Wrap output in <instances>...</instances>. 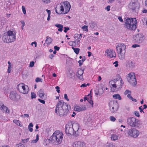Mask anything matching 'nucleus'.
Wrapping results in <instances>:
<instances>
[{
    "label": "nucleus",
    "mask_w": 147,
    "mask_h": 147,
    "mask_svg": "<svg viewBox=\"0 0 147 147\" xmlns=\"http://www.w3.org/2000/svg\"><path fill=\"white\" fill-rule=\"evenodd\" d=\"M123 84V82L121 76L119 75L116 76V78L110 81L109 85L112 90L117 91L120 89Z\"/></svg>",
    "instance_id": "f257e3e1"
},
{
    "label": "nucleus",
    "mask_w": 147,
    "mask_h": 147,
    "mask_svg": "<svg viewBox=\"0 0 147 147\" xmlns=\"http://www.w3.org/2000/svg\"><path fill=\"white\" fill-rule=\"evenodd\" d=\"M71 7L69 2L65 1L58 5L56 7L55 10L56 13L59 14H65L69 11Z\"/></svg>",
    "instance_id": "f03ea898"
},
{
    "label": "nucleus",
    "mask_w": 147,
    "mask_h": 147,
    "mask_svg": "<svg viewBox=\"0 0 147 147\" xmlns=\"http://www.w3.org/2000/svg\"><path fill=\"white\" fill-rule=\"evenodd\" d=\"M79 125L77 123H74L72 124L71 122H68L65 125V132L66 133L74 135L78 134Z\"/></svg>",
    "instance_id": "7ed1b4c3"
},
{
    "label": "nucleus",
    "mask_w": 147,
    "mask_h": 147,
    "mask_svg": "<svg viewBox=\"0 0 147 147\" xmlns=\"http://www.w3.org/2000/svg\"><path fill=\"white\" fill-rule=\"evenodd\" d=\"M67 106L63 101H60L57 104L55 109V112L61 116H63L66 113Z\"/></svg>",
    "instance_id": "20e7f679"
},
{
    "label": "nucleus",
    "mask_w": 147,
    "mask_h": 147,
    "mask_svg": "<svg viewBox=\"0 0 147 147\" xmlns=\"http://www.w3.org/2000/svg\"><path fill=\"white\" fill-rule=\"evenodd\" d=\"M64 135L63 132L59 130L55 131L51 137L53 142L58 144H60L63 140Z\"/></svg>",
    "instance_id": "39448f33"
},
{
    "label": "nucleus",
    "mask_w": 147,
    "mask_h": 147,
    "mask_svg": "<svg viewBox=\"0 0 147 147\" xmlns=\"http://www.w3.org/2000/svg\"><path fill=\"white\" fill-rule=\"evenodd\" d=\"M125 27L127 29L134 30L136 28L137 21L135 18H127L125 22Z\"/></svg>",
    "instance_id": "423d86ee"
},
{
    "label": "nucleus",
    "mask_w": 147,
    "mask_h": 147,
    "mask_svg": "<svg viewBox=\"0 0 147 147\" xmlns=\"http://www.w3.org/2000/svg\"><path fill=\"white\" fill-rule=\"evenodd\" d=\"M116 49L119 59L121 60H124L126 53L125 45L123 43H119L117 45Z\"/></svg>",
    "instance_id": "0eeeda50"
},
{
    "label": "nucleus",
    "mask_w": 147,
    "mask_h": 147,
    "mask_svg": "<svg viewBox=\"0 0 147 147\" xmlns=\"http://www.w3.org/2000/svg\"><path fill=\"white\" fill-rule=\"evenodd\" d=\"M127 121V123L132 127H140L142 124L141 121L133 117L128 118Z\"/></svg>",
    "instance_id": "6e6552de"
},
{
    "label": "nucleus",
    "mask_w": 147,
    "mask_h": 147,
    "mask_svg": "<svg viewBox=\"0 0 147 147\" xmlns=\"http://www.w3.org/2000/svg\"><path fill=\"white\" fill-rule=\"evenodd\" d=\"M128 82L132 85L135 86L137 84L136 78L134 72H131L129 73L127 76Z\"/></svg>",
    "instance_id": "1a4fd4ad"
},
{
    "label": "nucleus",
    "mask_w": 147,
    "mask_h": 147,
    "mask_svg": "<svg viewBox=\"0 0 147 147\" xmlns=\"http://www.w3.org/2000/svg\"><path fill=\"white\" fill-rule=\"evenodd\" d=\"M128 136L134 138H137L140 134V131L135 128H131L127 131Z\"/></svg>",
    "instance_id": "9d476101"
},
{
    "label": "nucleus",
    "mask_w": 147,
    "mask_h": 147,
    "mask_svg": "<svg viewBox=\"0 0 147 147\" xmlns=\"http://www.w3.org/2000/svg\"><path fill=\"white\" fill-rule=\"evenodd\" d=\"M17 88L20 92L24 94H27L29 91L28 87L23 83L19 84Z\"/></svg>",
    "instance_id": "9b49d317"
},
{
    "label": "nucleus",
    "mask_w": 147,
    "mask_h": 147,
    "mask_svg": "<svg viewBox=\"0 0 147 147\" xmlns=\"http://www.w3.org/2000/svg\"><path fill=\"white\" fill-rule=\"evenodd\" d=\"M109 107L111 112L113 113L117 111L118 108V104L116 101H111L109 102Z\"/></svg>",
    "instance_id": "f8f14e48"
},
{
    "label": "nucleus",
    "mask_w": 147,
    "mask_h": 147,
    "mask_svg": "<svg viewBox=\"0 0 147 147\" xmlns=\"http://www.w3.org/2000/svg\"><path fill=\"white\" fill-rule=\"evenodd\" d=\"M145 36L143 34L139 33L136 35L134 37V39L136 42L140 43L144 42L145 39Z\"/></svg>",
    "instance_id": "ddd939ff"
},
{
    "label": "nucleus",
    "mask_w": 147,
    "mask_h": 147,
    "mask_svg": "<svg viewBox=\"0 0 147 147\" xmlns=\"http://www.w3.org/2000/svg\"><path fill=\"white\" fill-rule=\"evenodd\" d=\"M3 39L4 42L9 43L13 42L16 40V36H5L3 37Z\"/></svg>",
    "instance_id": "4468645a"
},
{
    "label": "nucleus",
    "mask_w": 147,
    "mask_h": 147,
    "mask_svg": "<svg viewBox=\"0 0 147 147\" xmlns=\"http://www.w3.org/2000/svg\"><path fill=\"white\" fill-rule=\"evenodd\" d=\"M105 54L108 58H112L116 56V54L114 50L112 49H107L105 51Z\"/></svg>",
    "instance_id": "2eb2a0df"
},
{
    "label": "nucleus",
    "mask_w": 147,
    "mask_h": 147,
    "mask_svg": "<svg viewBox=\"0 0 147 147\" xmlns=\"http://www.w3.org/2000/svg\"><path fill=\"white\" fill-rule=\"evenodd\" d=\"M20 98L19 95L15 91H12L10 93L9 98L12 100L15 101H17Z\"/></svg>",
    "instance_id": "dca6fc26"
},
{
    "label": "nucleus",
    "mask_w": 147,
    "mask_h": 147,
    "mask_svg": "<svg viewBox=\"0 0 147 147\" xmlns=\"http://www.w3.org/2000/svg\"><path fill=\"white\" fill-rule=\"evenodd\" d=\"M86 109V106L85 105H80L74 106V110L77 112H80L85 111Z\"/></svg>",
    "instance_id": "f3484780"
},
{
    "label": "nucleus",
    "mask_w": 147,
    "mask_h": 147,
    "mask_svg": "<svg viewBox=\"0 0 147 147\" xmlns=\"http://www.w3.org/2000/svg\"><path fill=\"white\" fill-rule=\"evenodd\" d=\"M86 144L83 141L75 142L73 144L74 147H86Z\"/></svg>",
    "instance_id": "a211bd4d"
},
{
    "label": "nucleus",
    "mask_w": 147,
    "mask_h": 147,
    "mask_svg": "<svg viewBox=\"0 0 147 147\" xmlns=\"http://www.w3.org/2000/svg\"><path fill=\"white\" fill-rule=\"evenodd\" d=\"M84 69H82L80 68H78L77 70L76 75L80 80H83V74L84 73Z\"/></svg>",
    "instance_id": "6ab92c4d"
},
{
    "label": "nucleus",
    "mask_w": 147,
    "mask_h": 147,
    "mask_svg": "<svg viewBox=\"0 0 147 147\" xmlns=\"http://www.w3.org/2000/svg\"><path fill=\"white\" fill-rule=\"evenodd\" d=\"M82 35V34H77L74 35V38L75 39L74 42L76 45H78L79 44Z\"/></svg>",
    "instance_id": "aec40b11"
},
{
    "label": "nucleus",
    "mask_w": 147,
    "mask_h": 147,
    "mask_svg": "<svg viewBox=\"0 0 147 147\" xmlns=\"http://www.w3.org/2000/svg\"><path fill=\"white\" fill-rule=\"evenodd\" d=\"M110 138L111 140L115 141L119 140L120 139V137L119 134L115 133L111 134Z\"/></svg>",
    "instance_id": "412c9836"
},
{
    "label": "nucleus",
    "mask_w": 147,
    "mask_h": 147,
    "mask_svg": "<svg viewBox=\"0 0 147 147\" xmlns=\"http://www.w3.org/2000/svg\"><path fill=\"white\" fill-rule=\"evenodd\" d=\"M92 117L90 115H88L85 117L84 119V122L86 124L90 123L92 121Z\"/></svg>",
    "instance_id": "4be33fe9"
},
{
    "label": "nucleus",
    "mask_w": 147,
    "mask_h": 147,
    "mask_svg": "<svg viewBox=\"0 0 147 147\" xmlns=\"http://www.w3.org/2000/svg\"><path fill=\"white\" fill-rule=\"evenodd\" d=\"M16 32L14 30H9L4 36H16Z\"/></svg>",
    "instance_id": "5701e85b"
},
{
    "label": "nucleus",
    "mask_w": 147,
    "mask_h": 147,
    "mask_svg": "<svg viewBox=\"0 0 147 147\" xmlns=\"http://www.w3.org/2000/svg\"><path fill=\"white\" fill-rule=\"evenodd\" d=\"M1 110L3 113H9V110L8 108L5 106L4 105H2L0 107Z\"/></svg>",
    "instance_id": "b1692460"
},
{
    "label": "nucleus",
    "mask_w": 147,
    "mask_h": 147,
    "mask_svg": "<svg viewBox=\"0 0 147 147\" xmlns=\"http://www.w3.org/2000/svg\"><path fill=\"white\" fill-rule=\"evenodd\" d=\"M55 26L59 28L58 30L60 32H61L63 31V25L60 24H56L55 25Z\"/></svg>",
    "instance_id": "393cba45"
},
{
    "label": "nucleus",
    "mask_w": 147,
    "mask_h": 147,
    "mask_svg": "<svg viewBox=\"0 0 147 147\" xmlns=\"http://www.w3.org/2000/svg\"><path fill=\"white\" fill-rule=\"evenodd\" d=\"M8 66L7 71L8 73H11V69L13 67V65L11 63L10 61L8 62Z\"/></svg>",
    "instance_id": "a878e982"
},
{
    "label": "nucleus",
    "mask_w": 147,
    "mask_h": 147,
    "mask_svg": "<svg viewBox=\"0 0 147 147\" xmlns=\"http://www.w3.org/2000/svg\"><path fill=\"white\" fill-rule=\"evenodd\" d=\"M13 122L17 125L20 127H22V124L21 122L19 120L14 119L13 120Z\"/></svg>",
    "instance_id": "bb28decb"
},
{
    "label": "nucleus",
    "mask_w": 147,
    "mask_h": 147,
    "mask_svg": "<svg viewBox=\"0 0 147 147\" xmlns=\"http://www.w3.org/2000/svg\"><path fill=\"white\" fill-rule=\"evenodd\" d=\"M38 95L39 97L43 99V98L44 93L43 91L42 90H40L38 92Z\"/></svg>",
    "instance_id": "cd10ccee"
},
{
    "label": "nucleus",
    "mask_w": 147,
    "mask_h": 147,
    "mask_svg": "<svg viewBox=\"0 0 147 147\" xmlns=\"http://www.w3.org/2000/svg\"><path fill=\"white\" fill-rule=\"evenodd\" d=\"M52 42V39L50 37L47 36V39L45 41V43L49 45Z\"/></svg>",
    "instance_id": "c85d7f7f"
},
{
    "label": "nucleus",
    "mask_w": 147,
    "mask_h": 147,
    "mask_svg": "<svg viewBox=\"0 0 147 147\" xmlns=\"http://www.w3.org/2000/svg\"><path fill=\"white\" fill-rule=\"evenodd\" d=\"M113 97L115 99H118L119 100L121 99V98L120 95L118 94H114L113 95Z\"/></svg>",
    "instance_id": "c756f323"
},
{
    "label": "nucleus",
    "mask_w": 147,
    "mask_h": 147,
    "mask_svg": "<svg viewBox=\"0 0 147 147\" xmlns=\"http://www.w3.org/2000/svg\"><path fill=\"white\" fill-rule=\"evenodd\" d=\"M130 4L132 6L131 8L133 9H135L138 5V3L137 2L132 3H131Z\"/></svg>",
    "instance_id": "7c9ffc66"
},
{
    "label": "nucleus",
    "mask_w": 147,
    "mask_h": 147,
    "mask_svg": "<svg viewBox=\"0 0 147 147\" xmlns=\"http://www.w3.org/2000/svg\"><path fill=\"white\" fill-rule=\"evenodd\" d=\"M88 96L89 97V99L88 100V101L89 103L91 105L92 107H93V102L92 100V96L90 94H89L88 95Z\"/></svg>",
    "instance_id": "2f4dec72"
},
{
    "label": "nucleus",
    "mask_w": 147,
    "mask_h": 147,
    "mask_svg": "<svg viewBox=\"0 0 147 147\" xmlns=\"http://www.w3.org/2000/svg\"><path fill=\"white\" fill-rule=\"evenodd\" d=\"M39 140V135L38 134H37L36 136V139L35 140H32L31 141V144H34L36 143Z\"/></svg>",
    "instance_id": "473e14b6"
},
{
    "label": "nucleus",
    "mask_w": 147,
    "mask_h": 147,
    "mask_svg": "<svg viewBox=\"0 0 147 147\" xmlns=\"http://www.w3.org/2000/svg\"><path fill=\"white\" fill-rule=\"evenodd\" d=\"M127 97L130 100H131L132 101L135 102H136L137 101V100L136 99L133 98L131 95V94H127Z\"/></svg>",
    "instance_id": "72a5a7b5"
},
{
    "label": "nucleus",
    "mask_w": 147,
    "mask_h": 147,
    "mask_svg": "<svg viewBox=\"0 0 147 147\" xmlns=\"http://www.w3.org/2000/svg\"><path fill=\"white\" fill-rule=\"evenodd\" d=\"M46 11L48 15V17L47 18V20L48 21H49L50 20V19L51 11L47 9Z\"/></svg>",
    "instance_id": "f704fd0d"
},
{
    "label": "nucleus",
    "mask_w": 147,
    "mask_h": 147,
    "mask_svg": "<svg viewBox=\"0 0 147 147\" xmlns=\"http://www.w3.org/2000/svg\"><path fill=\"white\" fill-rule=\"evenodd\" d=\"M72 49L74 50V52L76 54H78L79 53L80 49L78 48H74V47H72Z\"/></svg>",
    "instance_id": "c9c22d12"
},
{
    "label": "nucleus",
    "mask_w": 147,
    "mask_h": 147,
    "mask_svg": "<svg viewBox=\"0 0 147 147\" xmlns=\"http://www.w3.org/2000/svg\"><path fill=\"white\" fill-rule=\"evenodd\" d=\"M16 147H26L25 145L21 143L16 144Z\"/></svg>",
    "instance_id": "e433bc0d"
},
{
    "label": "nucleus",
    "mask_w": 147,
    "mask_h": 147,
    "mask_svg": "<svg viewBox=\"0 0 147 147\" xmlns=\"http://www.w3.org/2000/svg\"><path fill=\"white\" fill-rule=\"evenodd\" d=\"M22 9L23 13L24 15H25L26 14V11L25 7L23 5L22 6Z\"/></svg>",
    "instance_id": "4c0bfd02"
},
{
    "label": "nucleus",
    "mask_w": 147,
    "mask_h": 147,
    "mask_svg": "<svg viewBox=\"0 0 147 147\" xmlns=\"http://www.w3.org/2000/svg\"><path fill=\"white\" fill-rule=\"evenodd\" d=\"M124 93L125 95H126L127 94H131V92L130 90H127L125 91Z\"/></svg>",
    "instance_id": "58836bf2"
},
{
    "label": "nucleus",
    "mask_w": 147,
    "mask_h": 147,
    "mask_svg": "<svg viewBox=\"0 0 147 147\" xmlns=\"http://www.w3.org/2000/svg\"><path fill=\"white\" fill-rule=\"evenodd\" d=\"M82 28L84 31L86 32L88 31V26H87L84 25L82 27Z\"/></svg>",
    "instance_id": "ea45409f"
},
{
    "label": "nucleus",
    "mask_w": 147,
    "mask_h": 147,
    "mask_svg": "<svg viewBox=\"0 0 147 147\" xmlns=\"http://www.w3.org/2000/svg\"><path fill=\"white\" fill-rule=\"evenodd\" d=\"M35 82H42V79L39 78H37L35 79Z\"/></svg>",
    "instance_id": "a19ab883"
},
{
    "label": "nucleus",
    "mask_w": 147,
    "mask_h": 147,
    "mask_svg": "<svg viewBox=\"0 0 147 147\" xmlns=\"http://www.w3.org/2000/svg\"><path fill=\"white\" fill-rule=\"evenodd\" d=\"M20 22L22 24L21 26V28L22 30H23L24 27L25 25V22L24 20H21V21H20Z\"/></svg>",
    "instance_id": "79ce46f5"
},
{
    "label": "nucleus",
    "mask_w": 147,
    "mask_h": 147,
    "mask_svg": "<svg viewBox=\"0 0 147 147\" xmlns=\"http://www.w3.org/2000/svg\"><path fill=\"white\" fill-rule=\"evenodd\" d=\"M105 147H116V146L113 144H109L106 145Z\"/></svg>",
    "instance_id": "37998d69"
},
{
    "label": "nucleus",
    "mask_w": 147,
    "mask_h": 147,
    "mask_svg": "<svg viewBox=\"0 0 147 147\" xmlns=\"http://www.w3.org/2000/svg\"><path fill=\"white\" fill-rule=\"evenodd\" d=\"M31 97L32 99L35 98L36 97V94L34 92H32L31 93Z\"/></svg>",
    "instance_id": "c03bdc74"
},
{
    "label": "nucleus",
    "mask_w": 147,
    "mask_h": 147,
    "mask_svg": "<svg viewBox=\"0 0 147 147\" xmlns=\"http://www.w3.org/2000/svg\"><path fill=\"white\" fill-rule=\"evenodd\" d=\"M110 120L113 122H114L116 120V118L113 116H111L110 117Z\"/></svg>",
    "instance_id": "a18cd8bd"
},
{
    "label": "nucleus",
    "mask_w": 147,
    "mask_h": 147,
    "mask_svg": "<svg viewBox=\"0 0 147 147\" xmlns=\"http://www.w3.org/2000/svg\"><path fill=\"white\" fill-rule=\"evenodd\" d=\"M90 84L89 83H87L86 84L85 83L81 85L80 87L84 88L86 87L87 86H89Z\"/></svg>",
    "instance_id": "49530a36"
},
{
    "label": "nucleus",
    "mask_w": 147,
    "mask_h": 147,
    "mask_svg": "<svg viewBox=\"0 0 147 147\" xmlns=\"http://www.w3.org/2000/svg\"><path fill=\"white\" fill-rule=\"evenodd\" d=\"M34 64V62L33 61H31L30 62L29 67H33Z\"/></svg>",
    "instance_id": "de8ad7c7"
},
{
    "label": "nucleus",
    "mask_w": 147,
    "mask_h": 147,
    "mask_svg": "<svg viewBox=\"0 0 147 147\" xmlns=\"http://www.w3.org/2000/svg\"><path fill=\"white\" fill-rule=\"evenodd\" d=\"M29 138H28L26 139H22V140L23 143H25L27 142L29 140Z\"/></svg>",
    "instance_id": "09e8293b"
},
{
    "label": "nucleus",
    "mask_w": 147,
    "mask_h": 147,
    "mask_svg": "<svg viewBox=\"0 0 147 147\" xmlns=\"http://www.w3.org/2000/svg\"><path fill=\"white\" fill-rule=\"evenodd\" d=\"M115 67H117L118 66V62L117 61H116L113 63Z\"/></svg>",
    "instance_id": "8fccbe9b"
},
{
    "label": "nucleus",
    "mask_w": 147,
    "mask_h": 147,
    "mask_svg": "<svg viewBox=\"0 0 147 147\" xmlns=\"http://www.w3.org/2000/svg\"><path fill=\"white\" fill-rule=\"evenodd\" d=\"M88 97V95L87 96H85L84 98V101H85L86 100L88 101L89 99V98Z\"/></svg>",
    "instance_id": "3c124183"
},
{
    "label": "nucleus",
    "mask_w": 147,
    "mask_h": 147,
    "mask_svg": "<svg viewBox=\"0 0 147 147\" xmlns=\"http://www.w3.org/2000/svg\"><path fill=\"white\" fill-rule=\"evenodd\" d=\"M21 117L27 118L29 117V115L27 114H24L23 115H22Z\"/></svg>",
    "instance_id": "603ef678"
},
{
    "label": "nucleus",
    "mask_w": 147,
    "mask_h": 147,
    "mask_svg": "<svg viewBox=\"0 0 147 147\" xmlns=\"http://www.w3.org/2000/svg\"><path fill=\"white\" fill-rule=\"evenodd\" d=\"M140 45L138 44H134L132 45V47L134 48H136V47H140Z\"/></svg>",
    "instance_id": "864d4df0"
},
{
    "label": "nucleus",
    "mask_w": 147,
    "mask_h": 147,
    "mask_svg": "<svg viewBox=\"0 0 147 147\" xmlns=\"http://www.w3.org/2000/svg\"><path fill=\"white\" fill-rule=\"evenodd\" d=\"M42 2L45 3L47 4L50 2V0H42Z\"/></svg>",
    "instance_id": "5fc2aeb1"
},
{
    "label": "nucleus",
    "mask_w": 147,
    "mask_h": 147,
    "mask_svg": "<svg viewBox=\"0 0 147 147\" xmlns=\"http://www.w3.org/2000/svg\"><path fill=\"white\" fill-rule=\"evenodd\" d=\"M74 43H75L74 41H70L69 42V45L71 46H73L74 45Z\"/></svg>",
    "instance_id": "6e6d98bb"
},
{
    "label": "nucleus",
    "mask_w": 147,
    "mask_h": 147,
    "mask_svg": "<svg viewBox=\"0 0 147 147\" xmlns=\"http://www.w3.org/2000/svg\"><path fill=\"white\" fill-rule=\"evenodd\" d=\"M143 22L147 26V18H145L143 19Z\"/></svg>",
    "instance_id": "4d7b16f0"
},
{
    "label": "nucleus",
    "mask_w": 147,
    "mask_h": 147,
    "mask_svg": "<svg viewBox=\"0 0 147 147\" xmlns=\"http://www.w3.org/2000/svg\"><path fill=\"white\" fill-rule=\"evenodd\" d=\"M38 100L41 103L43 104H45V101L42 100H41L40 99H38Z\"/></svg>",
    "instance_id": "13d9d810"
},
{
    "label": "nucleus",
    "mask_w": 147,
    "mask_h": 147,
    "mask_svg": "<svg viewBox=\"0 0 147 147\" xmlns=\"http://www.w3.org/2000/svg\"><path fill=\"white\" fill-rule=\"evenodd\" d=\"M65 30H64V32L65 33H66L67 31L69 30V27H65L64 28Z\"/></svg>",
    "instance_id": "bf43d9fd"
},
{
    "label": "nucleus",
    "mask_w": 147,
    "mask_h": 147,
    "mask_svg": "<svg viewBox=\"0 0 147 147\" xmlns=\"http://www.w3.org/2000/svg\"><path fill=\"white\" fill-rule=\"evenodd\" d=\"M134 114L136 116L139 117L140 116L139 113L138 111H135L134 113Z\"/></svg>",
    "instance_id": "052dcab7"
},
{
    "label": "nucleus",
    "mask_w": 147,
    "mask_h": 147,
    "mask_svg": "<svg viewBox=\"0 0 147 147\" xmlns=\"http://www.w3.org/2000/svg\"><path fill=\"white\" fill-rule=\"evenodd\" d=\"M55 89L56 90L57 92L59 93L60 92L59 87L58 86H57L55 87Z\"/></svg>",
    "instance_id": "680f3d73"
},
{
    "label": "nucleus",
    "mask_w": 147,
    "mask_h": 147,
    "mask_svg": "<svg viewBox=\"0 0 147 147\" xmlns=\"http://www.w3.org/2000/svg\"><path fill=\"white\" fill-rule=\"evenodd\" d=\"M54 49L55 51H59V47L57 46H55L54 47Z\"/></svg>",
    "instance_id": "e2e57ef3"
},
{
    "label": "nucleus",
    "mask_w": 147,
    "mask_h": 147,
    "mask_svg": "<svg viewBox=\"0 0 147 147\" xmlns=\"http://www.w3.org/2000/svg\"><path fill=\"white\" fill-rule=\"evenodd\" d=\"M64 98L65 99H66L67 101H69V99L67 98V96L66 94H65L64 96Z\"/></svg>",
    "instance_id": "0e129e2a"
},
{
    "label": "nucleus",
    "mask_w": 147,
    "mask_h": 147,
    "mask_svg": "<svg viewBox=\"0 0 147 147\" xmlns=\"http://www.w3.org/2000/svg\"><path fill=\"white\" fill-rule=\"evenodd\" d=\"M110 6L109 5H108L105 8V9L108 11H109L110 10Z\"/></svg>",
    "instance_id": "69168bd1"
},
{
    "label": "nucleus",
    "mask_w": 147,
    "mask_h": 147,
    "mask_svg": "<svg viewBox=\"0 0 147 147\" xmlns=\"http://www.w3.org/2000/svg\"><path fill=\"white\" fill-rule=\"evenodd\" d=\"M54 57V55L53 54H51L49 56V58H50L51 59H52Z\"/></svg>",
    "instance_id": "338daca9"
},
{
    "label": "nucleus",
    "mask_w": 147,
    "mask_h": 147,
    "mask_svg": "<svg viewBox=\"0 0 147 147\" xmlns=\"http://www.w3.org/2000/svg\"><path fill=\"white\" fill-rule=\"evenodd\" d=\"M118 19L121 22H123V20L122 19L121 17L119 16L118 18Z\"/></svg>",
    "instance_id": "774afa93"
}]
</instances>
